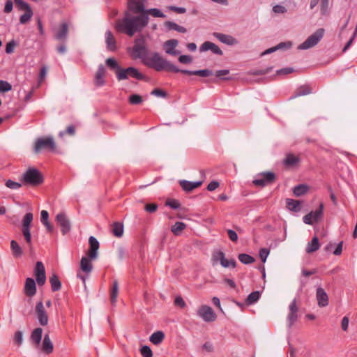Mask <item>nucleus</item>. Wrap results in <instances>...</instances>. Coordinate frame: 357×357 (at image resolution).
<instances>
[{"mask_svg": "<svg viewBox=\"0 0 357 357\" xmlns=\"http://www.w3.org/2000/svg\"><path fill=\"white\" fill-rule=\"evenodd\" d=\"M106 65L112 70H114L116 73V78L118 79V73L122 68L120 67L117 61L114 58H108L106 60Z\"/></svg>", "mask_w": 357, "mask_h": 357, "instance_id": "obj_38", "label": "nucleus"}, {"mask_svg": "<svg viewBox=\"0 0 357 357\" xmlns=\"http://www.w3.org/2000/svg\"><path fill=\"white\" fill-rule=\"evenodd\" d=\"M106 48L110 52H115L117 50L116 41L111 31L108 30L105 33Z\"/></svg>", "mask_w": 357, "mask_h": 357, "instance_id": "obj_23", "label": "nucleus"}, {"mask_svg": "<svg viewBox=\"0 0 357 357\" xmlns=\"http://www.w3.org/2000/svg\"><path fill=\"white\" fill-rule=\"evenodd\" d=\"M202 183V181H189L186 180H181L179 181V184L182 189L185 192H190L193 190L194 189L198 188L200 186Z\"/></svg>", "mask_w": 357, "mask_h": 357, "instance_id": "obj_28", "label": "nucleus"}, {"mask_svg": "<svg viewBox=\"0 0 357 357\" xmlns=\"http://www.w3.org/2000/svg\"><path fill=\"white\" fill-rule=\"evenodd\" d=\"M320 247L319 239L317 236H314L310 243L307 244L306 248V252L307 253H311L319 250Z\"/></svg>", "mask_w": 357, "mask_h": 357, "instance_id": "obj_41", "label": "nucleus"}, {"mask_svg": "<svg viewBox=\"0 0 357 357\" xmlns=\"http://www.w3.org/2000/svg\"><path fill=\"white\" fill-rule=\"evenodd\" d=\"M269 250L267 248H261L259 250V257L261 258V260L263 263H265L266 261V259L269 255Z\"/></svg>", "mask_w": 357, "mask_h": 357, "instance_id": "obj_58", "label": "nucleus"}, {"mask_svg": "<svg viewBox=\"0 0 357 357\" xmlns=\"http://www.w3.org/2000/svg\"><path fill=\"white\" fill-rule=\"evenodd\" d=\"M213 36L221 43L228 45H235L238 44V40L234 37L227 35L222 33L215 32L213 33Z\"/></svg>", "mask_w": 357, "mask_h": 357, "instance_id": "obj_22", "label": "nucleus"}, {"mask_svg": "<svg viewBox=\"0 0 357 357\" xmlns=\"http://www.w3.org/2000/svg\"><path fill=\"white\" fill-rule=\"evenodd\" d=\"M261 294L259 291H255L251 292L246 298V303L248 305H252L258 301L260 298Z\"/></svg>", "mask_w": 357, "mask_h": 357, "instance_id": "obj_43", "label": "nucleus"}, {"mask_svg": "<svg viewBox=\"0 0 357 357\" xmlns=\"http://www.w3.org/2000/svg\"><path fill=\"white\" fill-rule=\"evenodd\" d=\"M238 257L239 261L242 264H246V265L250 264L255 261V259L253 257H252L250 255L245 254V253L240 254Z\"/></svg>", "mask_w": 357, "mask_h": 357, "instance_id": "obj_45", "label": "nucleus"}, {"mask_svg": "<svg viewBox=\"0 0 357 357\" xmlns=\"http://www.w3.org/2000/svg\"><path fill=\"white\" fill-rule=\"evenodd\" d=\"M17 45V43L15 40H11L10 41H9L6 45V53L8 54L13 53L14 49Z\"/></svg>", "mask_w": 357, "mask_h": 357, "instance_id": "obj_52", "label": "nucleus"}, {"mask_svg": "<svg viewBox=\"0 0 357 357\" xmlns=\"http://www.w3.org/2000/svg\"><path fill=\"white\" fill-rule=\"evenodd\" d=\"M310 93H311V89L308 86H301L296 90L295 94L291 96V98L308 95Z\"/></svg>", "mask_w": 357, "mask_h": 357, "instance_id": "obj_44", "label": "nucleus"}, {"mask_svg": "<svg viewBox=\"0 0 357 357\" xmlns=\"http://www.w3.org/2000/svg\"><path fill=\"white\" fill-rule=\"evenodd\" d=\"M329 14V0H321V15L328 16Z\"/></svg>", "mask_w": 357, "mask_h": 357, "instance_id": "obj_46", "label": "nucleus"}, {"mask_svg": "<svg viewBox=\"0 0 357 357\" xmlns=\"http://www.w3.org/2000/svg\"><path fill=\"white\" fill-rule=\"evenodd\" d=\"M197 315L206 322H211L216 319L213 309L208 305H202L197 310Z\"/></svg>", "mask_w": 357, "mask_h": 357, "instance_id": "obj_13", "label": "nucleus"}, {"mask_svg": "<svg viewBox=\"0 0 357 357\" xmlns=\"http://www.w3.org/2000/svg\"><path fill=\"white\" fill-rule=\"evenodd\" d=\"M129 77H132L137 80H144L146 79V77L135 67L122 68V70H121L118 73L119 81L128 79Z\"/></svg>", "mask_w": 357, "mask_h": 357, "instance_id": "obj_8", "label": "nucleus"}, {"mask_svg": "<svg viewBox=\"0 0 357 357\" xmlns=\"http://www.w3.org/2000/svg\"><path fill=\"white\" fill-rule=\"evenodd\" d=\"M24 291L26 296H33L36 293V282L33 278H28L25 282Z\"/></svg>", "mask_w": 357, "mask_h": 357, "instance_id": "obj_26", "label": "nucleus"}, {"mask_svg": "<svg viewBox=\"0 0 357 357\" xmlns=\"http://www.w3.org/2000/svg\"><path fill=\"white\" fill-rule=\"evenodd\" d=\"M323 210L324 204L321 203L317 209L303 216V222L306 225H312L314 222H318L323 216Z\"/></svg>", "mask_w": 357, "mask_h": 357, "instance_id": "obj_11", "label": "nucleus"}, {"mask_svg": "<svg viewBox=\"0 0 357 357\" xmlns=\"http://www.w3.org/2000/svg\"><path fill=\"white\" fill-rule=\"evenodd\" d=\"M273 11L275 13L283 14L287 13V10L284 6L282 5H275L273 7Z\"/></svg>", "mask_w": 357, "mask_h": 357, "instance_id": "obj_61", "label": "nucleus"}, {"mask_svg": "<svg viewBox=\"0 0 357 357\" xmlns=\"http://www.w3.org/2000/svg\"><path fill=\"white\" fill-rule=\"evenodd\" d=\"M165 338V334L162 331H158L156 332H154L151 336H150V341L157 345L159 344L162 342V340Z\"/></svg>", "mask_w": 357, "mask_h": 357, "instance_id": "obj_39", "label": "nucleus"}, {"mask_svg": "<svg viewBox=\"0 0 357 357\" xmlns=\"http://www.w3.org/2000/svg\"><path fill=\"white\" fill-rule=\"evenodd\" d=\"M35 313L39 324L43 326H47L48 324V315L42 301H39L36 303Z\"/></svg>", "mask_w": 357, "mask_h": 357, "instance_id": "obj_14", "label": "nucleus"}, {"mask_svg": "<svg viewBox=\"0 0 357 357\" xmlns=\"http://www.w3.org/2000/svg\"><path fill=\"white\" fill-rule=\"evenodd\" d=\"M10 249L12 251V254L15 257H20L23 255V251L22 248L19 245L18 243L12 240L10 241Z\"/></svg>", "mask_w": 357, "mask_h": 357, "instance_id": "obj_35", "label": "nucleus"}, {"mask_svg": "<svg viewBox=\"0 0 357 357\" xmlns=\"http://www.w3.org/2000/svg\"><path fill=\"white\" fill-rule=\"evenodd\" d=\"M132 54L135 59H141L144 61L149 54L146 38L143 35L138 36L134 40Z\"/></svg>", "mask_w": 357, "mask_h": 357, "instance_id": "obj_4", "label": "nucleus"}, {"mask_svg": "<svg viewBox=\"0 0 357 357\" xmlns=\"http://www.w3.org/2000/svg\"><path fill=\"white\" fill-rule=\"evenodd\" d=\"M186 228V225L183 222H176L172 227L171 231L175 236H179L182 231Z\"/></svg>", "mask_w": 357, "mask_h": 357, "instance_id": "obj_42", "label": "nucleus"}, {"mask_svg": "<svg viewBox=\"0 0 357 357\" xmlns=\"http://www.w3.org/2000/svg\"><path fill=\"white\" fill-rule=\"evenodd\" d=\"M178 44V41L176 39H170L167 40L164 47L165 49V52L168 54L176 56L179 54L178 51L175 50V48Z\"/></svg>", "mask_w": 357, "mask_h": 357, "instance_id": "obj_24", "label": "nucleus"}, {"mask_svg": "<svg viewBox=\"0 0 357 357\" xmlns=\"http://www.w3.org/2000/svg\"><path fill=\"white\" fill-rule=\"evenodd\" d=\"M13 2L11 0H7L5 3L4 13H9L13 10Z\"/></svg>", "mask_w": 357, "mask_h": 357, "instance_id": "obj_64", "label": "nucleus"}, {"mask_svg": "<svg viewBox=\"0 0 357 357\" xmlns=\"http://www.w3.org/2000/svg\"><path fill=\"white\" fill-rule=\"evenodd\" d=\"M43 337V329L40 327L33 330L30 335V340L36 346L39 347L41 344Z\"/></svg>", "mask_w": 357, "mask_h": 357, "instance_id": "obj_25", "label": "nucleus"}, {"mask_svg": "<svg viewBox=\"0 0 357 357\" xmlns=\"http://www.w3.org/2000/svg\"><path fill=\"white\" fill-rule=\"evenodd\" d=\"M5 185L11 190H17L22 187V183L8 179L6 181Z\"/></svg>", "mask_w": 357, "mask_h": 357, "instance_id": "obj_51", "label": "nucleus"}, {"mask_svg": "<svg viewBox=\"0 0 357 357\" xmlns=\"http://www.w3.org/2000/svg\"><path fill=\"white\" fill-rule=\"evenodd\" d=\"M124 231V227L123 224L120 222H115L112 225V234L120 238L123 236Z\"/></svg>", "mask_w": 357, "mask_h": 357, "instance_id": "obj_36", "label": "nucleus"}, {"mask_svg": "<svg viewBox=\"0 0 357 357\" xmlns=\"http://www.w3.org/2000/svg\"><path fill=\"white\" fill-rule=\"evenodd\" d=\"M165 204L173 209H178L181 206L180 203L176 199H168Z\"/></svg>", "mask_w": 357, "mask_h": 357, "instance_id": "obj_57", "label": "nucleus"}, {"mask_svg": "<svg viewBox=\"0 0 357 357\" xmlns=\"http://www.w3.org/2000/svg\"><path fill=\"white\" fill-rule=\"evenodd\" d=\"M142 357H153V352L149 346L144 345L140 349Z\"/></svg>", "mask_w": 357, "mask_h": 357, "instance_id": "obj_55", "label": "nucleus"}, {"mask_svg": "<svg viewBox=\"0 0 357 357\" xmlns=\"http://www.w3.org/2000/svg\"><path fill=\"white\" fill-rule=\"evenodd\" d=\"M53 349V343L50 337L49 334L46 333L43 337V343L41 345V351L46 354H50L52 353Z\"/></svg>", "mask_w": 357, "mask_h": 357, "instance_id": "obj_27", "label": "nucleus"}, {"mask_svg": "<svg viewBox=\"0 0 357 357\" xmlns=\"http://www.w3.org/2000/svg\"><path fill=\"white\" fill-rule=\"evenodd\" d=\"M325 30L323 28L318 29L310 35L303 43L298 46V50H305L314 47L324 37Z\"/></svg>", "mask_w": 357, "mask_h": 357, "instance_id": "obj_6", "label": "nucleus"}, {"mask_svg": "<svg viewBox=\"0 0 357 357\" xmlns=\"http://www.w3.org/2000/svg\"><path fill=\"white\" fill-rule=\"evenodd\" d=\"M89 249L88 255L91 259H96L98 257V250L99 249V242L94 236H90L89 238Z\"/></svg>", "mask_w": 357, "mask_h": 357, "instance_id": "obj_18", "label": "nucleus"}, {"mask_svg": "<svg viewBox=\"0 0 357 357\" xmlns=\"http://www.w3.org/2000/svg\"><path fill=\"white\" fill-rule=\"evenodd\" d=\"M289 313L287 317L288 327L291 328L296 322L298 318L297 311L298 307L296 305V299H294L289 305Z\"/></svg>", "mask_w": 357, "mask_h": 357, "instance_id": "obj_19", "label": "nucleus"}, {"mask_svg": "<svg viewBox=\"0 0 357 357\" xmlns=\"http://www.w3.org/2000/svg\"><path fill=\"white\" fill-rule=\"evenodd\" d=\"M300 158L292 153L287 154L283 163L287 167H293L300 162Z\"/></svg>", "mask_w": 357, "mask_h": 357, "instance_id": "obj_32", "label": "nucleus"}, {"mask_svg": "<svg viewBox=\"0 0 357 357\" xmlns=\"http://www.w3.org/2000/svg\"><path fill=\"white\" fill-rule=\"evenodd\" d=\"M16 7L20 10H28L29 9H31L30 6L23 0H14Z\"/></svg>", "mask_w": 357, "mask_h": 357, "instance_id": "obj_49", "label": "nucleus"}, {"mask_svg": "<svg viewBox=\"0 0 357 357\" xmlns=\"http://www.w3.org/2000/svg\"><path fill=\"white\" fill-rule=\"evenodd\" d=\"M220 265L224 268H235L236 266V261L235 259H231L230 260H228L225 258V257L222 259L220 262Z\"/></svg>", "mask_w": 357, "mask_h": 357, "instance_id": "obj_48", "label": "nucleus"}, {"mask_svg": "<svg viewBox=\"0 0 357 357\" xmlns=\"http://www.w3.org/2000/svg\"><path fill=\"white\" fill-rule=\"evenodd\" d=\"M178 61L183 64H188L192 62V57L190 55H181Z\"/></svg>", "mask_w": 357, "mask_h": 357, "instance_id": "obj_60", "label": "nucleus"}, {"mask_svg": "<svg viewBox=\"0 0 357 357\" xmlns=\"http://www.w3.org/2000/svg\"><path fill=\"white\" fill-rule=\"evenodd\" d=\"M54 38L59 41H65L67 39L68 32V24L62 22L58 29H54Z\"/></svg>", "mask_w": 357, "mask_h": 357, "instance_id": "obj_17", "label": "nucleus"}, {"mask_svg": "<svg viewBox=\"0 0 357 357\" xmlns=\"http://www.w3.org/2000/svg\"><path fill=\"white\" fill-rule=\"evenodd\" d=\"M12 89L11 84L7 81L0 80V92L6 93Z\"/></svg>", "mask_w": 357, "mask_h": 357, "instance_id": "obj_56", "label": "nucleus"}, {"mask_svg": "<svg viewBox=\"0 0 357 357\" xmlns=\"http://www.w3.org/2000/svg\"><path fill=\"white\" fill-rule=\"evenodd\" d=\"M276 176L272 172H264L257 175V178L252 181L255 186L264 187L274 182Z\"/></svg>", "mask_w": 357, "mask_h": 357, "instance_id": "obj_9", "label": "nucleus"}, {"mask_svg": "<svg viewBox=\"0 0 357 357\" xmlns=\"http://www.w3.org/2000/svg\"><path fill=\"white\" fill-rule=\"evenodd\" d=\"M91 260V259L88 256L87 257H82L80 261V268L86 274L90 273L93 269V266L90 262Z\"/></svg>", "mask_w": 357, "mask_h": 357, "instance_id": "obj_31", "label": "nucleus"}, {"mask_svg": "<svg viewBox=\"0 0 357 357\" xmlns=\"http://www.w3.org/2000/svg\"><path fill=\"white\" fill-rule=\"evenodd\" d=\"M33 14V13L31 9L26 10L25 13L23 15H22L20 17V24H24L27 23L31 19Z\"/></svg>", "mask_w": 357, "mask_h": 357, "instance_id": "obj_47", "label": "nucleus"}, {"mask_svg": "<svg viewBox=\"0 0 357 357\" xmlns=\"http://www.w3.org/2000/svg\"><path fill=\"white\" fill-rule=\"evenodd\" d=\"M271 69L272 68H267L265 69L254 70L250 72V74L253 75H263L269 73Z\"/></svg>", "mask_w": 357, "mask_h": 357, "instance_id": "obj_59", "label": "nucleus"}, {"mask_svg": "<svg viewBox=\"0 0 357 357\" xmlns=\"http://www.w3.org/2000/svg\"><path fill=\"white\" fill-rule=\"evenodd\" d=\"M325 30L323 28L318 29L310 35L303 43L298 46V50H305L314 47L324 37Z\"/></svg>", "mask_w": 357, "mask_h": 357, "instance_id": "obj_5", "label": "nucleus"}, {"mask_svg": "<svg viewBox=\"0 0 357 357\" xmlns=\"http://www.w3.org/2000/svg\"><path fill=\"white\" fill-rule=\"evenodd\" d=\"M119 294V283L117 280H114L110 292V300L113 305L116 304V298Z\"/></svg>", "mask_w": 357, "mask_h": 357, "instance_id": "obj_40", "label": "nucleus"}, {"mask_svg": "<svg viewBox=\"0 0 357 357\" xmlns=\"http://www.w3.org/2000/svg\"><path fill=\"white\" fill-rule=\"evenodd\" d=\"M309 190V187L306 184H299L294 187L293 193L296 197L304 195Z\"/></svg>", "mask_w": 357, "mask_h": 357, "instance_id": "obj_34", "label": "nucleus"}, {"mask_svg": "<svg viewBox=\"0 0 357 357\" xmlns=\"http://www.w3.org/2000/svg\"><path fill=\"white\" fill-rule=\"evenodd\" d=\"M56 221L61 228L63 235L67 234L71 229L70 222L64 213H59L56 215Z\"/></svg>", "mask_w": 357, "mask_h": 357, "instance_id": "obj_12", "label": "nucleus"}, {"mask_svg": "<svg viewBox=\"0 0 357 357\" xmlns=\"http://www.w3.org/2000/svg\"><path fill=\"white\" fill-rule=\"evenodd\" d=\"M33 214L31 213H26L22 219V231L29 245H31V226L33 221Z\"/></svg>", "mask_w": 357, "mask_h": 357, "instance_id": "obj_10", "label": "nucleus"}, {"mask_svg": "<svg viewBox=\"0 0 357 357\" xmlns=\"http://www.w3.org/2000/svg\"><path fill=\"white\" fill-rule=\"evenodd\" d=\"M142 101V96L138 94H132L129 97V102L131 105H139L141 104Z\"/></svg>", "mask_w": 357, "mask_h": 357, "instance_id": "obj_54", "label": "nucleus"}, {"mask_svg": "<svg viewBox=\"0 0 357 357\" xmlns=\"http://www.w3.org/2000/svg\"><path fill=\"white\" fill-rule=\"evenodd\" d=\"M56 144L52 137H47L46 138L40 137L35 142L33 151L38 153L43 150H47L50 151H54Z\"/></svg>", "mask_w": 357, "mask_h": 357, "instance_id": "obj_7", "label": "nucleus"}, {"mask_svg": "<svg viewBox=\"0 0 357 357\" xmlns=\"http://www.w3.org/2000/svg\"><path fill=\"white\" fill-rule=\"evenodd\" d=\"M168 9L169 10H172V11H174V12H176L177 13H180V14H183V13H185L186 12V8H184V7H177V6H170L168 7Z\"/></svg>", "mask_w": 357, "mask_h": 357, "instance_id": "obj_63", "label": "nucleus"}, {"mask_svg": "<svg viewBox=\"0 0 357 357\" xmlns=\"http://www.w3.org/2000/svg\"><path fill=\"white\" fill-rule=\"evenodd\" d=\"M20 181L26 185L38 186L44 182V177L37 168L29 167L22 174Z\"/></svg>", "mask_w": 357, "mask_h": 357, "instance_id": "obj_3", "label": "nucleus"}, {"mask_svg": "<svg viewBox=\"0 0 357 357\" xmlns=\"http://www.w3.org/2000/svg\"><path fill=\"white\" fill-rule=\"evenodd\" d=\"M151 94L154 95L158 97H162V98H165L167 96V93L165 91L160 89H153L151 92Z\"/></svg>", "mask_w": 357, "mask_h": 357, "instance_id": "obj_62", "label": "nucleus"}, {"mask_svg": "<svg viewBox=\"0 0 357 357\" xmlns=\"http://www.w3.org/2000/svg\"><path fill=\"white\" fill-rule=\"evenodd\" d=\"M146 66L155 69L156 71L167 70L174 73H181L188 75H197L202 77H206L213 74L209 69H202L196 70L179 69L170 61L163 59L158 52H154L147 56L143 61Z\"/></svg>", "mask_w": 357, "mask_h": 357, "instance_id": "obj_2", "label": "nucleus"}, {"mask_svg": "<svg viewBox=\"0 0 357 357\" xmlns=\"http://www.w3.org/2000/svg\"><path fill=\"white\" fill-rule=\"evenodd\" d=\"M292 47V43L291 41L281 42L275 45L276 50H287L291 49Z\"/></svg>", "mask_w": 357, "mask_h": 357, "instance_id": "obj_53", "label": "nucleus"}, {"mask_svg": "<svg viewBox=\"0 0 357 357\" xmlns=\"http://www.w3.org/2000/svg\"><path fill=\"white\" fill-rule=\"evenodd\" d=\"M105 68L104 66L102 64L99 65L95 76V82L97 86H102L105 84Z\"/></svg>", "mask_w": 357, "mask_h": 357, "instance_id": "obj_30", "label": "nucleus"}, {"mask_svg": "<svg viewBox=\"0 0 357 357\" xmlns=\"http://www.w3.org/2000/svg\"><path fill=\"white\" fill-rule=\"evenodd\" d=\"M225 257V253L221 250L214 252L212 255V260L213 261V264L218 261L220 262V261L223 259Z\"/></svg>", "mask_w": 357, "mask_h": 357, "instance_id": "obj_50", "label": "nucleus"}, {"mask_svg": "<svg viewBox=\"0 0 357 357\" xmlns=\"http://www.w3.org/2000/svg\"><path fill=\"white\" fill-rule=\"evenodd\" d=\"M149 14L155 17H166V15L158 8L146 10L142 15H137L125 12L123 17L116 22L114 28L117 32L132 37L136 33L142 31L148 25Z\"/></svg>", "mask_w": 357, "mask_h": 357, "instance_id": "obj_1", "label": "nucleus"}, {"mask_svg": "<svg viewBox=\"0 0 357 357\" xmlns=\"http://www.w3.org/2000/svg\"><path fill=\"white\" fill-rule=\"evenodd\" d=\"M287 207L294 212H298L301 210V202L293 199H287Z\"/></svg>", "mask_w": 357, "mask_h": 357, "instance_id": "obj_33", "label": "nucleus"}, {"mask_svg": "<svg viewBox=\"0 0 357 357\" xmlns=\"http://www.w3.org/2000/svg\"><path fill=\"white\" fill-rule=\"evenodd\" d=\"M128 8L127 12H129L131 15H132V13L142 15L144 12H146L143 0H129Z\"/></svg>", "mask_w": 357, "mask_h": 357, "instance_id": "obj_15", "label": "nucleus"}, {"mask_svg": "<svg viewBox=\"0 0 357 357\" xmlns=\"http://www.w3.org/2000/svg\"><path fill=\"white\" fill-rule=\"evenodd\" d=\"M164 26H165L166 31H169L174 30V31H177L178 33H185L187 32L186 28H185L184 26H180L178 24H177L176 22H172V21L165 22Z\"/></svg>", "mask_w": 357, "mask_h": 357, "instance_id": "obj_29", "label": "nucleus"}, {"mask_svg": "<svg viewBox=\"0 0 357 357\" xmlns=\"http://www.w3.org/2000/svg\"><path fill=\"white\" fill-rule=\"evenodd\" d=\"M316 298L318 305L321 307L328 305V296L326 291L321 287H317L316 291Z\"/></svg>", "mask_w": 357, "mask_h": 357, "instance_id": "obj_21", "label": "nucleus"}, {"mask_svg": "<svg viewBox=\"0 0 357 357\" xmlns=\"http://www.w3.org/2000/svg\"><path fill=\"white\" fill-rule=\"evenodd\" d=\"M208 50L216 55L222 56L223 54V52L216 44L210 41H206L200 46L199 51L204 52Z\"/></svg>", "mask_w": 357, "mask_h": 357, "instance_id": "obj_20", "label": "nucleus"}, {"mask_svg": "<svg viewBox=\"0 0 357 357\" xmlns=\"http://www.w3.org/2000/svg\"><path fill=\"white\" fill-rule=\"evenodd\" d=\"M50 282L53 291H57L61 289V282L56 274L54 273L50 277Z\"/></svg>", "mask_w": 357, "mask_h": 357, "instance_id": "obj_37", "label": "nucleus"}, {"mask_svg": "<svg viewBox=\"0 0 357 357\" xmlns=\"http://www.w3.org/2000/svg\"><path fill=\"white\" fill-rule=\"evenodd\" d=\"M34 274L36 280L39 286H43L46 281L45 269L41 261H37L36 264Z\"/></svg>", "mask_w": 357, "mask_h": 357, "instance_id": "obj_16", "label": "nucleus"}]
</instances>
